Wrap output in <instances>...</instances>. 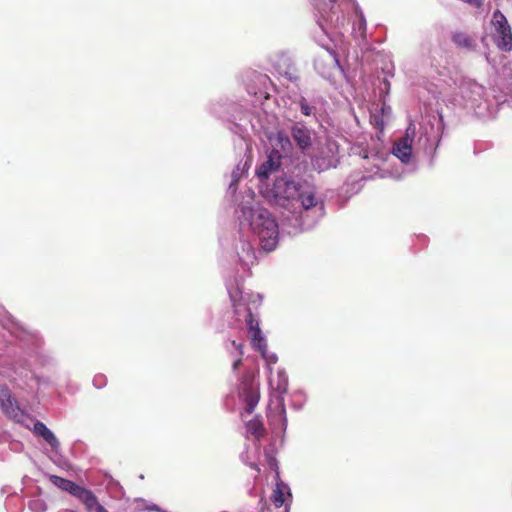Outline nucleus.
Instances as JSON below:
<instances>
[{
    "mask_svg": "<svg viewBox=\"0 0 512 512\" xmlns=\"http://www.w3.org/2000/svg\"><path fill=\"white\" fill-rule=\"evenodd\" d=\"M272 192L275 202L281 208L296 214L301 210H309L318 204L316 193L306 188L301 182L286 177L277 178Z\"/></svg>",
    "mask_w": 512,
    "mask_h": 512,
    "instance_id": "nucleus-1",
    "label": "nucleus"
},
{
    "mask_svg": "<svg viewBox=\"0 0 512 512\" xmlns=\"http://www.w3.org/2000/svg\"><path fill=\"white\" fill-rule=\"evenodd\" d=\"M250 226L258 236L264 250L272 251L276 248L279 235L278 224L267 209H252L250 211Z\"/></svg>",
    "mask_w": 512,
    "mask_h": 512,
    "instance_id": "nucleus-2",
    "label": "nucleus"
},
{
    "mask_svg": "<svg viewBox=\"0 0 512 512\" xmlns=\"http://www.w3.org/2000/svg\"><path fill=\"white\" fill-rule=\"evenodd\" d=\"M492 24L497 34V47L502 51L510 52L512 50V31L505 15L496 10L493 13Z\"/></svg>",
    "mask_w": 512,
    "mask_h": 512,
    "instance_id": "nucleus-3",
    "label": "nucleus"
},
{
    "mask_svg": "<svg viewBox=\"0 0 512 512\" xmlns=\"http://www.w3.org/2000/svg\"><path fill=\"white\" fill-rule=\"evenodd\" d=\"M240 395L246 403L245 411L251 414L259 402L260 392L258 385H256L249 376L244 377L242 381V391Z\"/></svg>",
    "mask_w": 512,
    "mask_h": 512,
    "instance_id": "nucleus-4",
    "label": "nucleus"
},
{
    "mask_svg": "<svg viewBox=\"0 0 512 512\" xmlns=\"http://www.w3.org/2000/svg\"><path fill=\"white\" fill-rule=\"evenodd\" d=\"M0 404L5 414L16 421H20L23 417V412L16 403V400L11 396L9 389L6 386L0 388Z\"/></svg>",
    "mask_w": 512,
    "mask_h": 512,
    "instance_id": "nucleus-5",
    "label": "nucleus"
},
{
    "mask_svg": "<svg viewBox=\"0 0 512 512\" xmlns=\"http://www.w3.org/2000/svg\"><path fill=\"white\" fill-rule=\"evenodd\" d=\"M270 500L271 505L274 506V508L288 507L290 509L292 494L289 486L281 480L277 481L270 496Z\"/></svg>",
    "mask_w": 512,
    "mask_h": 512,
    "instance_id": "nucleus-6",
    "label": "nucleus"
},
{
    "mask_svg": "<svg viewBox=\"0 0 512 512\" xmlns=\"http://www.w3.org/2000/svg\"><path fill=\"white\" fill-rule=\"evenodd\" d=\"M50 482L58 487L59 489L68 492L72 496L76 497L78 500L83 495V493L86 491V488L83 486H80L76 484L75 482L62 478L57 475H51L50 476Z\"/></svg>",
    "mask_w": 512,
    "mask_h": 512,
    "instance_id": "nucleus-7",
    "label": "nucleus"
},
{
    "mask_svg": "<svg viewBox=\"0 0 512 512\" xmlns=\"http://www.w3.org/2000/svg\"><path fill=\"white\" fill-rule=\"evenodd\" d=\"M281 156L277 151H273L268 156L267 160L263 162L260 167L256 170V175L260 179H267L271 173L276 171L280 167Z\"/></svg>",
    "mask_w": 512,
    "mask_h": 512,
    "instance_id": "nucleus-8",
    "label": "nucleus"
},
{
    "mask_svg": "<svg viewBox=\"0 0 512 512\" xmlns=\"http://www.w3.org/2000/svg\"><path fill=\"white\" fill-rule=\"evenodd\" d=\"M291 135L301 150L309 148L312 144L310 130L303 125H295L291 129Z\"/></svg>",
    "mask_w": 512,
    "mask_h": 512,
    "instance_id": "nucleus-9",
    "label": "nucleus"
},
{
    "mask_svg": "<svg viewBox=\"0 0 512 512\" xmlns=\"http://www.w3.org/2000/svg\"><path fill=\"white\" fill-rule=\"evenodd\" d=\"M33 431L35 434L41 436L53 449H57L60 445L54 433L47 428V426L40 421L34 424Z\"/></svg>",
    "mask_w": 512,
    "mask_h": 512,
    "instance_id": "nucleus-10",
    "label": "nucleus"
},
{
    "mask_svg": "<svg viewBox=\"0 0 512 512\" xmlns=\"http://www.w3.org/2000/svg\"><path fill=\"white\" fill-rule=\"evenodd\" d=\"M79 500L85 505L87 512H108L91 490L86 489Z\"/></svg>",
    "mask_w": 512,
    "mask_h": 512,
    "instance_id": "nucleus-11",
    "label": "nucleus"
},
{
    "mask_svg": "<svg viewBox=\"0 0 512 512\" xmlns=\"http://www.w3.org/2000/svg\"><path fill=\"white\" fill-rule=\"evenodd\" d=\"M393 153L403 162H408L412 153L411 140L404 138L397 142L393 148Z\"/></svg>",
    "mask_w": 512,
    "mask_h": 512,
    "instance_id": "nucleus-12",
    "label": "nucleus"
},
{
    "mask_svg": "<svg viewBox=\"0 0 512 512\" xmlns=\"http://www.w3.org/2000/svg\"><path fill=\"white\" fill-rule=\"evenodd\" d=\"M249 334H250V338H251L252 347L255 350H257L258 352H260L262 357H266L267 343H266L265 337L262 334L261 329H259V330L256 329V331H253Z\"/></svg>",
    "mask_w": 512,
    "mask_h": 512,
    "instance_id": "nucleus-13",
    "label": "nucleus"
},
{
    "mask_svg": "<svg viewBox=\"0 0 512 512\" xmlns=\"http://www.w3.org/2000/svg\"><path fill=\"white\" fill-rule=\"evenodd\" d=\"M247 430L257 439L265 435L264 425L258 418H254L247 423Z\"/></svg>",
    "mask_w": 512,
    "mask_h": 512,
    "instance_id": "nucleus-14",
    "label": "nucleus"
},
{
    "mask_svg": "<svg viewBox=\"0 0 512 512\" xmlns=\"http://www.w3.org/2000/svg\"><path fill=\"white\" fill-rule=\"evenodd\" d=\"M452 41L459 47L471 49L474 47L472 38L464 32H456L452 36Z\"/></svg>",
    "mask_w": 512,
    "mask_h": 512,
    "instance_id": "nucleus-15",
    "label": "nucleus"
},
{
    "mask_svg": "<svg viewBox=\"0 0 512 512\" xmlns=\"http://www.w3.org/2000/svg\"><path fill=\"white\" fill-rule=\"evenodd\" d=\"M245 321H246V324L248 327V333L256 331V329L257 330L261 329L260 325H259V321L257 319H255L250 308L247 309V316H246Z\"/></svg>",
    "mask_w": 512,
    "mask_h": 512,
    "instance_id": "nucleus-16",
    "label": "nucleus"
},
{
    "mask_svg": "<svg viewBox=\"0 0 512 512\" xmlns=\"http://www.w3.org/2000/svg\"><path fill=\"white\" fill-rule=\"evenodd\" d=\"M299 105L302 114H304L305 116H310L312 114V107L309 105L305 98H302L299 101Z\"/></svg>",
    "mask_w": 512,
    "mask_h": 512,
    "instance_id": "nucleus-17",
    "label": "nucleus"
},
{
    "mask_svg": "<svg viewBox=\"0 0 512 512\" xmlns=\"http://www.w3.org/2000/svg\"><path fill=\"white\" fill-rule=\"evenodd\" d=\"M261 512H289V508H274V506L270 505L266 508H263Z\"/></svg>",
    "mask_w": 512,
    "mask_h": 512,
    "instance_id": "nucleus-18",
    "label": "nucleus"
},
{
    "mask_svg": "<svg viewBox=\"0 0 512 512\" xmlns=\"http://www.w3.org/2000/svg\"><path fill=\"white\" fill-rule=\"evenodd\" d=\"M231 344H232V346H233V347L238 351V355H239L240 357H242V356H243V353H244V352H243L244 344H243V343H241V342H236L235 340H232V341H231Z\"/></svg>",
    "mask_w": 512,
    "mask_h": 512,
    "instance_id": "nucleus-19",
    "label": "nucleus"
},
{
    "mask_svg": "<svg viewBox=\"0 0 512 512\" xmlns=\"http://www.w3.org/2000/svg\"><path fill=\"white\" fill-rule=\"evenodd\" d=\"M241 364H242V357H240L238 355V358L233 363V370H237Z\"/></svg>",
    "mask_w": 512,
    "mask_h": 512,
    "instance_id": "nucleus-20",
    "label": "nucleus"
},
{
    "mask_svg": "<svg viewBox=\"0 0 512 512\" xmlns=\"http://www.w3.org/2000/svg\"><path fill=\"white\" fill-rule=\"evenodd\" d=\"M250 467L254 469L257 473H260V468L256 463H251Z\"/></svg>",
    "mask_w": 512,
    "mask_h": 512,
    "instance_id": "nucleus-21",
    "label": "nucleus"
},
{
    "mask_svg": "<svg viewBox=\"0 0 512 512\" xmlns=\"http://www.w3.org/2000/svg\"><path fill=\"white\" fill-rule=\"evenodd\" d=\"M268 361L275 363L277 361V357L275 355H272L271 357H268L266 355L265 357Z\"/></svg>",
    "mask_w": 512,
    "mask_h": 512,
    "instance_id": "nucleus-22",
    "label": "nucleus"
},
{
    "mask_svg": "<svg viewBox=\"0 0 512 512\" xmlns=\"http://www.w3.org/2000/svg\"><path fill=\"white\" fill-rule=\"evenodd\" d=\"M60 512H75L73 510H63V511H60Z\"/></svg>",
    "mask_w": 512,
    "mask_h": 512,
    "instance_id": "nucleus-23",
    "label": "nucleus"
}]
</instances>
